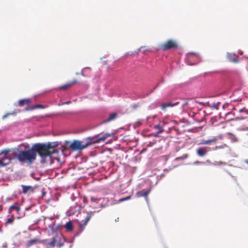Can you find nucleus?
Returning <instances> with one entry per match:
<instances>
[{
	"label": "nucleus",
	"mask_w": 248,
	"mask_h": 248,
	"mask_svg": "<svg viewBox=\"0 0 248 248\" xmlns=\"http://www.w3.org/2000/svg\"><path fill=\"white\" fill-rule=\"evenodd\" d=\"M31 103V100L29 98L21 99L18 101V105L19 106H23L25 104H29Z\"/></svg>",
	"instance_id": "obj_15"
},
{
	"label": "nucleus",
	"mask_w": 248,
	"mask_h": 248,
	"mask_svg": "<svg viewBox=\"0 0 248 248\" xmlns=\"http://www.w3.org/2000/svg\"><path fill=\"white\" fill-rule=\"evenodd\" d=\"M9 151L7 150H4L2 151L0 154H3L4 156L0 158V167H5L11 162V159L7 156V155L9 153Z\"/></svg>",
	"instance_id": "obj_6"
},
{
	"label": "nucleus",
	"mask_w": 248,
	"mask_h": 248,
	"mask_svg": "<svg viewBox=\"0 0 248 248\" xmlns=\"http://www.w3.org/2000/svg\"><path fill=\"white\" fill-rule=\"evenodd\" d=\"M70 102H70V101H67V102H66L64 103V104H69Z\"/></svg>",
	"instance_id": "obj_41"
},
{
	"label": "nucleus",
	"mask_w": 248,
	"mask_h": 248,
	"mask_svg": "<svg viewBox=\"0 0 248 248\" xmlns=\"http://www.w3.org/2000/svg\"><path fill=\"white\" fill-rule=\"evenodd\" d=\"M226 163L222 161H214L212 165L214 166L217 165H225Z\"/></svg>",
	"instance_id": "obj_24"
},
{
	"label": "nucleus",
	"mask_w": 248,
	"mask_h": 248,
	"mask_svg": "<svg viewBox=\"0 0 248 248\" xmlns=\"http://www.w3.org/2000/svg\"><path fill=\"white\" fill-rule=\"evenodd\" d=\"M183 160L182 159V158H181V157H177L175 159V160L176 161H178V160Z\"/></svg>",
	"instance_id": "obj_36"
},
{
	"label": "nucleus",
	"mask_w": 248,
	"mask_h": 248,
	"mask_svg": "<svg viewBox=\"0 0 248 248\" xmlns=\"http://www.w3.org/2000/svg\"><path fill=\"white\" fill-rule=\"evenodd\" d=\"M227 57L229 61L234 63H237L239 61L238 57L236 56L234 54L228 53Z\"/></svg>",
	"instance_id": "obj_11"
},
{
	"label": "nucleus",
	"mask_w": 248,
	"mask_h": 248,
	"mask_svg": "<svg viewBox=\"0 0 248 248\" xmlns=\"http://www.w3.org/2000/svg\"><path fill=\"white\" fill-rule=\"evenodd\" d=\"M188 157V155L187 154H184L182 156H181V158H182V159H186V158H187Z\"/></svg>",
	"instance_id": "obj_30"
},
{
	"label": "nucleus",
	"mask_w": 248,
	"mask_h": 248,
	"mask_svg": "<svg viewBox=\"0 0 248 248\" xmlns=\"http://www.w3.org/2000/svg\"><path fill=\"white\" fill-rule=\"evenodd\" d=\"M65 227L68 231H72L73 229V224L71 221L67 222L65 225Z\"/></svg>",
	"instance_id": "obj_19"
},
{
	"label": "nucleus",
	"mask_w": 248,
	"mask_h": 248,
	"mask_svg": "<svg viewBox=\"0 0 248 248\" xmlns=\"http://www.w3.org/2000/svg\"><path fill=\"white\" fill-rule=\"evenodd\" d=\"M232 141L233 142H235L237 140V139L235 137H234L233 135H232Z\"/></svg>",
	"instance_id": "obj_34"
},
{
	"label": "nucleus",
	"mask_w": 248,
	"mask_h": 248,
	"mask_svg": "<svg viewBox=\"0 0 248 248\" xmlns=\"http://www.w3.org/2000/svg\"><path fill=\"white\" fill-rule=\"evenodd\" d=\"M206 163H208V164H210V165H212V164L213 163H211L209 160H207L206 161V162H205V164Z\"/></svg>",
	"instance_id": "obj_37"
},
{
	"label": "nucleus",
	"mask_w": 248,
	"mask_h": 248,
	"mask_svg": "<svg viewBox=\"0 0 248 248\" xmlns=\"http://www.w3.org/2000/svg\"><path fill=\"white\" fill-rule=\"evenodd\" d=\"M207 152V151L205 147L199 148L197 150V155L201 157L205 156Z\"/></svg>",
	"instance_id": "obj_13"
},
{
	"label": "nucleus",
	"mask_w": 248,
	"mask_h": 248,
	"mask_svg": "<svg viewBox=\"0 0 248 248\" xmlns=\"http://www.w3.org/2000/svg\"><path fill=\"white\" fill-rule=\"evenodd\" d=\"M112 134V133H101L93 136L88 137L82 141L75 140L70 147L74 151L82 150L92 144L105 141Z\"/></svg>",
	"instance_id": "obj_1"
},
{
	"label": "nucleus",
	"mask_w": 248,
	"mask_h": 248,
	"mask_svg": "<svg viewBox=\"0 0 248 248\" xmlns=\"http://www.w3.org/2000/svg\"><path fill=\"white\" fill-rule=\"evenodd\" d=\"M220 104V102L217 103H213L212 104H209L208 106L212 108L217 109L218 108V106Z\"/></svg>",
	"instance_id": "obj_18"
},
{
	"label": "nucleus",
	"mask_w": 248,
	"mask_h": 248,
	"mask_svg": "<svg viewBox=\"0 0 248 248\" xmlns=\"http://www.w3.org/2000/svg\"><path fill=\"white\" fill-rule=\"evenodd\" d=\"M243 162H244V163L248 165V159H245Z\"/></svg>",
	"instance_id": "obj_38"
},
{
	"label": "nucleus",
	"mask_w": 248,
	"mask_h": 248,
	"mask_svg": "<svg viewBox=\"0 0 248 248\" xmlns=\"http://www.w3.org/2000/svg\"><path fill=\"white\" fill-rule=\"evenodd\" d=\"M78 83V81L77 79H74L63 85L59 86L58 88L56 89V90H67L70 88H71L72 86H74V85L77 84Z\"/></svg>",
	"instance_id": "obj_7"
},
{
	"label": "nucleus",
	"mask_w": 248,
	"mask_h": 248,
	"mask_svg": "<svg viewBox=\"0 0 248 248\" xmlns=\"http://www.w3.org/2000/svg\"><path fill=\"white\" fill-rule=\"evenodd\" d=\"M154 127L158 131V133H161L163 131L162 125H154Z\"/></svg>",
	"instance_id": "obj_20"
},
{
	"label": "nucleus",
	"mask_w": 248,
	"mask_h": 248,
	"mask_svg": "<svg viewBox=\"0 0 248 248\" xmlns=\"http://www.w3.org/2000/svg\"><path fill=\"white\" fill-rule=\"evenodd\" d=\"M239 119V118H238V117H236V118H232V119H229V120H227V121H226V122H230V121H233L234 120H236V119Z\"/></svg>",
	"instance_id": "obj_33"
},
{
	"label": "nucleus",
	"mask_w": 248,
	"mask_h": 248,
	"mask_svg": "<svg viewBox=\"0 0 248 248\" xmlns=\"http://www.w3.org/2000/svg\"><path fill=\"white\" fill-rule=\"evenodd\" d=\"M44 108V107L43 105L38 104V105H36L32 106V107H29L26 108L25 109L26 110H33L35 108Z\"/></svg>",
	"instance_id": "obj_16"
},
{
	"label": "nucleus",
	"mask_w": 248,
	"mask_h": 248,
	"mask_svg": "<svg viewBox=\"0 0 248 248\" xmlns=\"http://www.w3.org/2000/svg\"><path fill=\"white\" fill-rule=\"evenodd\" d=\"M188 101H186L184 102L183 106H186V105H188Z\"/></svg>",
	"instance_id": "obj_40"
},
{
	"label": "nucleus",
	"mask_w": 248,
	"mask_h": 248,
	"mask_svg": "<svg viewBox=\"0 0 248 248\" xmlns=\"http://www.w3.org/2000/svg\"><path fill=\"white\" fill-rule=\"evenodd\" d=\"M194 164L198 165V164H205L204 162H201L199 161H196L193 163Z\"/></svg>",
	"instance_id": "obj_28"
},
{
	"label": "nucleus",
	"mask_w": 248,
	"mask_h": 248,
	"mask_svg": "<svg viewBox=\"0 0 248 248\" xmlns=\"http://www.w3.org/2000/svg\"><path fill=\"white\" fill-rule=\"evenodd\" d=\"M13 222V220L10 218L7 219L6 223L9 224H12Z\"/></svg>",
	"instance_id": "obj_29"
},
{
	"label": "nucleus",
	"mask_w": 248,
	"mask_h": 248,
	"mask_svg": "<svg viewBox=\"0 0 248 248\" xmlns=\"http://www.w3.org/2000/svg\"><path fill=\"white\" fill-rule=\"evenodd\" d=\"M178 47L177 42L172 39L168 40L166 42L161 44L160 46L161 49L166 51L172 48L177 49Z\"/></svg>",
	"instance_id": "obj_5"
},
{
	"label": "nucleus",
	"mask_w": 248,
	"mask_h": 248,
	"mask_svg": "<svg viewBox=\"0 0 248 248\" xmlns=\"http://www.w3.org/2000/svg\"><path fill=\"white\" fill-rule=\"evenodd\" d=\"M21 187L23 189L22 193L24 194H26L29 190L32 189V187L30 186H25L22 185H21Z\"/></svg>",
	"instance_id": "obj_17"
},
{
	"label": "nucleus",
	"mask_w": 248,
	"mask_h": 248,
	"mask_svg": "<svg viewBox=\"0 0 248 248\" xmlns=\"http://www.w3.org/2000/svg\"><path fill=\"white\" fill-rule=\"evenodd\" d=\"M40 144V152L43 154L42 159L41 160V163H45L47 161H51L52 155L54 154L58 153L57 150L54 148L59 145L58 141L48 142L46 143H37Z\"/></svg>",
	"instance_id": "obj_3"
},
{
	"label": "nucleus",
	"mask_w": 248,
	"mask_h": 248,
	"mask_svg": "<svg viewBox=\"0 0 248 248\" xmlns=\"http://www.w3.org/2000/svg\"><path fill=\"white\" fill-rule=\"evenodd\" d=\"M150 192V189H144L140 191H138L136 193V196L138 197H145L147 198V195Z\"/></svg>",
	"instance_id": "obj_9"
},
{
	"label": "nucleus",
	"mask_w": 248,
	"mask_h": 248,
	"mask_svg": "<svg viewBox=\"0 0 248 248\" xmlns=\"http://www.w3.org/2000/svg\"><path fill=\"white\" fill-rule=\"evenodd\" d=\"M2 206L1 205H0V210H1V207Z\"/></svg>",
	"instance_id": "obj_45"
},
{
	"label": "nucleus",
	"mask_w": 248,
	"mask_h": 248,
	"mask_svg": "<svg viewBox=\"0 0 248 248\" xmlns=\"http://www.w3.org/2000/svg\"><path fill=\"white\" fill-rule=\"evenodd\" d=\"M79 210V208L78 207L77 204L74 205L73 206H71L67 212L68 215L72 216L74 215Z\"/></svg>",
	"instance_id": "obj_10"
},
{
	"label": "nucleus",
	"mask_w": 248,
	"mask_h": 248,
	"mask_svg": "<svg viewBox=\"0 0 248 248\" xmlns=\"http://www.w3.org/2000/svg\"><path fill=\"white\" fill-rule=\"evenodd\" d=\"M95 212H96L95 211L93 212L90 211L87 212V216L86 217L85 219L84 220H82V221L79 224L80 227L82 229H83L86 226L88 221L91 219L92 216Z\"/></svg>",
	"instance_id": "obj_8"
},
{
	"label": "nucleus",
	"mask_w": 248,
	"mask_h": 248,
	"mask_svg": "<svg viewBox=\"0 0 248 248\" xmlns=\"http://www.w3.org/2000/svg\"><path fill=\"white\" fill-rule=\"evenodd\" d=\"M210 143H211V140H203L201 141L200 144H209Z\"/></svg>",
	"instance_id": "obj_27"
},
{
	"label": "nucleus",
	"mask_w": 248,
	"mask_h": 248,
	"mask_svg": "<svg viewBox=\"0 0 248 248\" xmlns=\"http://www.w3.org/2000/svg\"><path fill=\"white\" fill-rule=\"evenodd\" d=\"M9 210H15L18 212L20 210V208L19 206H16V205H12L10 206Z\"/></svg>",
	"instance_id": "obj_22"
},
{
	"label": "nucleus",
	"mask_w": 248,
	"mask_h": 248,
	"mask_svg": "<svg viewBox=\"0 0 248 248\" xmlns=\"http://www.w3.org/2000/svg\"><path fill=\"white\" fill-rule=\"evenodd\" d=\"M218 139H222L223 138V135L222 134H219L216 137Z\"/></svg>",
	"instance_id": "obj_32"
},
{
	"label": "nucleus",
	"mask_w": 248,
	"mask_h": 248,
	"mask_svg": "<svg viewBox=\"0 0 248 248\" xmlns=\"http://www.w3.org/2000/svg\"><path fill=\"white\" fill-rule=\"evenodd\" d=\"M179 102H175L174 103H172L171 102H169L167 103H163L161 105V109L163 110H165L166 108L168 107H172L175 106H176L179 104Z\"/></svg>",
	"instance_id": "obj_12"
},
{
	"label": "nucleus",
	"mask_w": 248,
	"mask_h": 248,
	"mask_svg": "<svg viewBox=\"0 0 248 248\" xmlns=\"http://www.w3.org/2000/svg\"><path fill=\"white\" fill-rule=\"evenodd\" d=\"M228 135H232V134H231L230 133H228Z\"/></svg>",
	"instance_id": "obj_44"
},
{
	"label": "nucleus",
	"mask_w": 248,
	"mask_h": 248,
	"mask_svg": "<svg viewBox=\"0 0 248 248\" xmlns=\"http://www.w3.org/2000/svg\"><path fill=\"white\" fill-rule=\"evenodd\" d=\"M19 112V110H16V111L14 112L13 113H8L4 115L2 117L3 119L5 118L10 115H16L17 113Z\"/></svg>",
	"instance_id": "obj_25"
},
{
	"label": "nucleus",
	"mask_w": 248,
	"mask_h": 248,
	"mask_svg": "<svg viewBox=\"0 0 248 248\" xmlns=\"http://www.w3.org/2000/svg\"><path fill=\"white\" fill-rule=\"evenodd\" d=\"M77 75H81V76H84V74H83V72H80V73H77Z\"/></svg>",
	"instance_id": "obj_39"
},
{
	"label": "nucleus",
	"mask_w": 248,
	"mask_h": 248,
	"mask_svg": "<svg viewBox=\"0 0 248 248\" xmlns=\"http://www.w3.org/2000/svg\"><path fill=\"white\" fill-rule=\"evenodd\" d=\"M168 122H165V124H167Z\"/></svg>",
	"instance_id": "obj_46"
},
{
	"label": "nucleus",
	"mask_w": 248,
	"mask_h": 248,
	"mask_svg": "<svg viewBox=\"0 0 248 248\" xmlns=\"http://www.w3.org/2000/svg\"><path fill=\"white\" fill-rule=\"evenodd\" d=\"M100 207H101V208H102V207H103L104 206H103V205H102V204H101L100 205Z\"/></svg>",
	"instance_id": "obj_43"
},
{
	"label": "nucleus",
	"mask_w": 248,
	"mask_h": 248,
	"mask_svg": "<svg viewBox=\"0 0 248 248\" xmlns=\"http://www.w3.org/2000/svg\"><path fill=\"white\" fill-rule=\"evenodd\" d=\"M40 145L36 143L30 149L19 151L16 155L17 159L20 162L27 163L28 165L32 164L36 159L37 153L42 159L43 154L40 152Z\"/></svg>",
	"instance_id": "obj_2"
},
{
	"label": "nucleus",
	"mask_w": 248,
	"mask_h": 248,
	"mask_svg": "<svg viewBox=\"0 0 248 248\" xmlns=\"http://www.w3.org/2000/svg\"><path fill=\"white\" fill-rule=\"evenodd\" d=\"M131 199V196H128L122 198L118 200V202H123Z\"/></svg>",
	"instance_id": "obj_23"
},
{
	"label": "nucleus",
	"mask_w": 248,
	"mask_h": 248,
	"mask_svg": "<svg viewBox=\"0 0 248 248\" xmlns=\"http://www.w3.org/2000/svg\"><path fill=\"white\" fill-rule=\"evenodd\" d=\"M117 116V113H113L110 114L109 117L107 119L105 120L102 122V124H104L105 123H108L111 120L115 119Z\"/></svg>",
	"instance_id": "obj_14"
},
{
	"label": "nucleus",
	"mask_w": 248,
	"mask_h": 248,
	"mask_svg": "<svg viewBox=\"0 0 248 248\" xmlns=\"http://www.w3.org/2000/svg\"><path fill=\"white\" fill-rule=\"evenodd\" d=\"M62 238H63L62 235H59L55 234L50 240L45 239L39 241L44 246L47 247V248H52L55 247L60 248L64 245V242L61 241Z\"/></svg>",
	"instance_id": "obj_4"
},
{
	"label": "nucleus",
	"mask_w": 248,
	"mask_h": 248,
	"mask_svg": "<svg viewBox=\"0 0 248 248\" xmlns=\"http://www.w3.org/2000/svg\"><path fill=\"white\" fill-rule=\"evenodd\" d=\"M171 122L175 123L176 124H178V123H177V122H176L175 121H174V120L172 121Z\"/></svg>",
	"instance_id": "obj_42"
},
{
	"label": "nucleus",
	"mask_w": 248,
	"mask_h": 248,
	"mask_svg": "<svg viewBox=\"0 0 248 248\" xmlns=\"http://www.w3.org/2000/svg\"><path fill=\"white\" fill-rule=\"evenodd\" d=\"M38 240L37 239H33L29 240L28 242V243L27 244V247H29L31 246V245H33L35 243V242Z\"/></svg>",
	"instance_id": "obj_21"
},
{
	"label": "nucleus",
	"mask_w": 248,
	"mask_h": 248,
	"mask_svg": "<svg viewBox=\"0 0 248 248\" xmlns=\"http://www.w3.org/2000/svg\"><path fill=\"white\" fill-rule=\"evenodd\" d=\"M101 200L100 198H97L95 197H92L91 198V200L92 202H96L97 203H99V201Z\"/></svg>",
	"instance_id": "obj_26"
},
{
	"label": "nucleus",
	"mask_w": 248,
	"mask_h": 248,
	"mask_svg": "<svg viewBox=\"0 0 248 248\" xmlns=\"http://www.w3.org/2000/svg\"><path fill=\"white\" fill-rule=\"evenodd\" d=\"M242 130H248V126H245V127H244L242 128H241Z\"/></svg>",
	"instance_id": "obj_35"
},
{
	"label": "nucleus",
	"mask_w": 248,
	"mask_h": 248,
	"mask_svg": "<svg viewBox=\"0 0 248 248\" xmlns=\"http://www.w3.org/2000/svg\"><path fill=\"white\" fill-rule=\"evenodd\" d=\"M211 142H216L217 140V138L216 137L213 138L212 139H211Z\"/></svg>",
	"instance_id": "obj_31"
}]
</instances>
